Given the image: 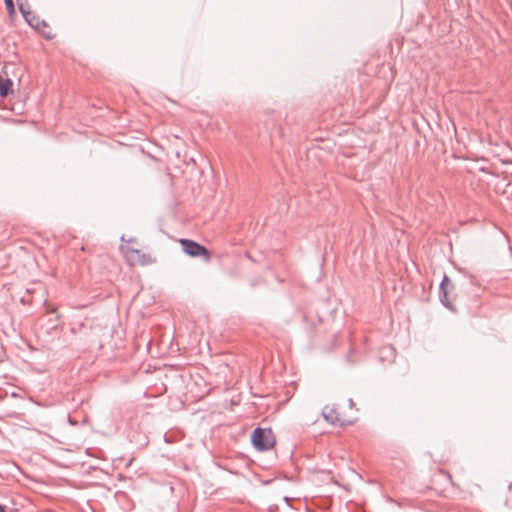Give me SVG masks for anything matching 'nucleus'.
<instances>
[{"instance_id":"f03ea898","label":"nucleus","mask_w":512,"mask_h":512,"mask_svg":"<svg viewBox=\"0 0 512 512\" xmlns=\"http://www.w3.org/2000/svg\"><path fill=\"white\" fill-rule=\"evenodd\" d=\"M351 407L350 401H330L323 407L322 414L326 421L332 424L344 425L351 422L348 415Z\"/></svg>"},{"instance_id":"f257e3e1","label":"nucleus","mask_w":512,"mask_h":512,"mask_svg":"<svg viewBox=\"0 0 512 512\" xmlns=\"http://www.w3.org/2000/svg\"><path fill=\"white\" fill-rule=\"evenodd\" d=\"M120 249L131 266H144L153 261L151 256L143 250L142 246L135 239H122Z\"/></svg>"},{"instance_id":"423d86ee","label":"nucleus","mask_w":512,"mask_h":512,"mask_svg":"<svg viewBox=\"0 0 512 512\" xmlns=\"http://www.w3.org/2000/svg\"><path fill=\"white\" fill-rule=\"evenodd\" d=\"M19 9L27 22L35 29L41 30L42 27L46 26V24L43 21H40L32 12L26 11L22 3L19 4Z\"/></svg>"},{"instance_id":"39448f33","label":"nucleus","mask_w":512,"mask_h":512,"mask_svg":"<svg viewBox=\"0 0 512 512\" xmlns=\"http://www.w3.org/2000/svg\"><path fill=\"white\" fill-rule=\"evenodd\" d=\"M13 94V81L9 78L6 68L0 74V96L6 97Z\"/></svg>"},{"instance_id":"1a4fd4ad","label":"nucleus","mask_w":512,"mask_h":512,"mask_svg":"<svg viewBox=\"0 0 512 512\" xmlns=\"http://www.w3.org/2000/svg\"><path fill=\"white\" fill-rule=\"evenodd\" d=\"M0 512H6L5 508L2 505H0Z\"/></svg>"},{"instance_id":"6e6552de","label":"nucleus","mask_w":512,"mask_h":512,"mask_svg":"<svg viewBox=\"0 0 512 512\" xmlns=\"http://www.w3.org/2000/svg\"><path fill=\"white\" fill-rule=\"evenodd\" d=\"M6 8L8 10V13L10 16H13L15 14V8L13 4V0H4Z\"/></svg>"},{"instance_id":"7ed1b4c3","label":"nucleus","mask_w":512,"mask_h":512,"mask_svg":"<svg viewBox=\"0 0 512 512\" xmlns=\"http://www.w3.org/2000/svg\"><path fill=\"white\" fill-rule=\"evenodd\" d=\"M251 441L254 447L260 451L269 450L276 443L275 436L271 429L257 428L251 435Z\"/></svg>"},{"instance_id":"0eeeda50","label":"nucleus","mask_w":512,"mask_h":512,"mask_svg":"<svg viewBox=\"0 0 512 512\" xmlns=\"http://www.w3.org/2000/svg\"><path fill=\"white\" fill-rule=\"evenodd\" d=\"M452 286H453V285H452L451 280H450L447 276H445V277H444V279H443V281H442V283H441V290H442V291H443V293H444V300H443V301L445 302V304H446L447 306H448V304H447V301H448V299H447V293H448V289H449L450 287H452Z\"/></svg>"},{"instance_id":"20e7f679","label":"nucleus","mask_w":512,"mask_h":512,"mask_svg":"<svg viewBox=\"0 0 512 512\" xmlns=\"http://www.w3.org/2000/svg\"><path fill=\"white\" fill-rule=\"evenodd\" d=\"M178 242L181 244L183 251L190 257H202L207 262L211 259L210 252L199 243L189 239H179Z\"/></svg>"}]
</instances>
